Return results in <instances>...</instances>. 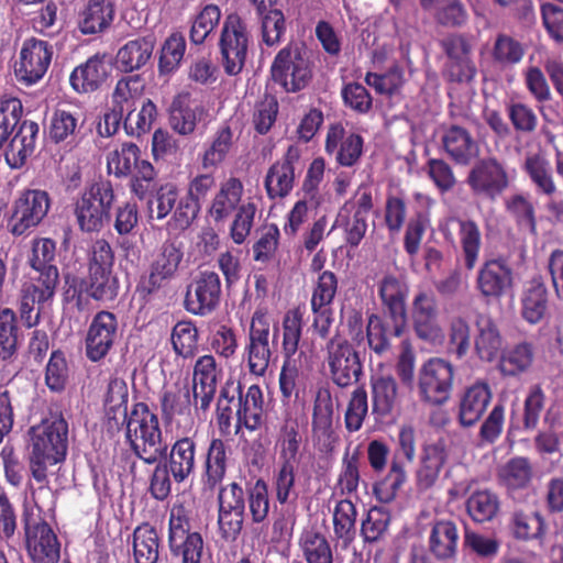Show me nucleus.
I'll return each mask as SVG.
<instances>
[{
	"label": "nucleus",
	"instance_id": "2eb2a0df",
	"mask_svg": "<svg viewBox=\"0 0 563 563\" xmlns=\"http://www.w3.org/2000/svg\"><path fill=\"white\" fill-rule=\"evenodd\" d=\"M221 280L214 272H201L188 286L185 308L196 316L211 313L220 303Z\"/></svg>",
	"mask_w": 563,
	"mask_h": 563
},
{
	"label": "nucleus",
	"instance_id": "20e7f679",
	"mask_svg": "<svg viewBox=\"0 0 563 563\" xmlns=\"http://www.w3.org/2000/svg\"><path fill=\"white\" fill-rule=\"evenodd\" d=\"M272 77L286 91L303 89L311 79L306 49L299 44H288L278 52L271 67Z\"/></svg>",
	"mask_w": 563,
	"mask_h": 563
},
{
	"label": "nucleus",
	"instance_id": "4468645a",
	"mask_svg": "<svg viewBox=\"0 0 563 563\" xmlns=\"http://www.w3.org/2000/svg\"><path fill=\"white\" fill-rule=\"evenodd\" d=\"M454 371L453 366L443 358H431L420 369L419 389L422 397L434 405H441L449 399Z\"/></svg>",
	"mask_w": 563,
	"mask_h": 563
},
{
	"label": "nucleus",
	"instance_id": "f257e3e1",
	"mask_svg": "<svg viewBox=\"0 0 563 563\" xmlns=\"http://www.w3.org/2000/svg\"><path fill=\"white\" fill-rule=\"evenodd\" d=\"M29 465L32 477L40 484L47 481V468L62 462L67 452L68 424L63 417H51L30 431Z\"/></svg>",
	"mask_w": 563,
	"mask_h": 563
},
{
	"label": "nucleus",
	"instance_id": "72a5a7b5",
	"mask_svg": "<svg viewBox=\"0 0 563 563\" xmlns=\"http://www.w3.org/2000/svg\"><path fill=\"white\" fill-rule=\"evenodd\" d=\"M373 410L379 416L390 415L399 407V394L395 378L389 374L375 373L371 377Z\"/></svg>",
	"mask_w": 563,
	"mask_h": 563
},
{
	"label": "nucleus",
	"instance_id": "cd10ccee",
	"mask_svg": "<svg viewBox=\"0 0 563 563\" xmlns=\"http://www.w3.org/2000/svg\"><path fill=\"white\" fill-rule=\"evenodd\" d=\"M474 347L477 356L485 362L494 361L503 349V336L495 321L486 314L475 320Z\"/></svg>",
	"mask_w": 563,
	"mask_h": 563
},
{
	"label": "nucleus",
	"instance_id": "e433bc0d",
	"mask_svg": "<svg viewBox=\"0 0 563 563\" xmlns=\"http://www.w3.org/2000/svg\"><path fill=\"white\" fill-rule=\"evenodd\" d=\"M155 46L153 36H144L125 43L117 54V64L125 73L142 68L150 60Z\"/></svg>",
	"mask_w": 563,
	"mask_h": 563
},
{
	"label": "nucleus",
	"instance_id": "f704fd0d",
	"mask_svg": "<svg viewBox=\"0 0 563 563\" xmlns=\"http://www.w3.org/2000/svg\"><path fill=\"white\" fill-rule=\"evenodd\" d=\"M522 169L539 195L552 197L559 191L550 162L544 156L538 153L527 155Z\"/></svg>",
	"mask_w": 563,
	"mask_h": 563
},
{
	"label": "nucleus",
	"instance_id": "a19ab883",
	"mask_svg": "<svg viewBox=\"0 0 563 563\" xmlns=\"http://www.w3.org/2000/svg\"><path fill=\"white\" fill-rule=\"evenodd\" d=\"M228 445L214 438L210 441L205 462L203 484L214 488L222 482L227 472Z\"/></svg>",
	"mask_w": 563,
	"mask_h": 563
},
{
	"label": "nucleus",
	"instance_id": "9b49d317",
	"mask_svg": "<svg viewBox=\"0 0 563 563\" xmlns=\"http://www.w3.org/2000/svg\"><path fill=\"white\" fill-rule=\"evenodd\" d=\"M271 322L264 309H257L251 320L249 342L245 346V355L249 371L252 375L262 377L266 374L272 351L269 347Z\"/></svg>",
	"mask_w": 563,
	"mask_h": 563
},
{
	"label": "nucleus",
	"instance_id": "f03ea898",
	"mask_svg": "<svg viewBox=\"0 0 563 563\" xmlns=\"http://www.w3.org/2000/svg\"><path fill=\"white\" fill-rule=\"evenodd\" d=\"M124 424L128 441L146 464L156 463L166 452V446L162 443L158 418L145 404H135Z\"/></svg>",
	"mask_w": 563,
	"mask_h": 563
},
{
	"label": "nucleus",
	"instance_id": "b1692460",
	"mask_svg": "<svg viewBox=\"0 0 563 563\" xmlns=\"http://www.w3.org/2000/svg\"><path fill=\"white\" fill-rule=\"evenodd\" d=\"M298 159V150L289 147L284 158L269 167L265 177V188L269 198H283L292 190L296 179L295 164Z\"/></svg>",
	"mask_w": 563,
	"mask_h": 563
},
{
	"label": "nucleus",
	"instance_id": "49530a36",
	"mask_svg": "<svg viewBox=\"0 0 563 563\" xmlns=\"http://www.w3.org/2000/svg\"><path fill=\"white\" fill-rule=\"evenodd\" d=\"M299 547L307 563H333L330 543L321 532L312 529L303 531Z\"/></svg>",
	"mask_w": 563,
	"mask_h": 563
},
{
	"label": "nucleus",
	"instance_id": "f8f14e48",
	"mask_svg": "<svg viewBox=\"0 0 563 563\" xmlns=\"http://www.w3.org/2000/svg\"><path fill=\"white\" fill-rule=\"evenodd\" d=\"M466 181L475 195L494 200L508 188L510 179L504 164L487 157L472 167Z\"/></svg>",
	"mask_w": 563,
	"mask_h": 563
},
{
	"label": "nucleus",
	"instance_id": "9d476101",
	"mask_svg": "<svg viewBox=\"0 0 563 563\" xmlns=\"http://www.w3.org/2000/svg\"><path fill=\"white\" fill-rule=\"evenodd\" d=\"M219 46L225 73L231 76L241 73L246 59L249 35L245 24L238 14L225 18Z\"/></svg>",
	"mask_w": 563,
	"mask_h": 563
},
{
	"label": "nucleus",
	"instance_id": "e2e57ef3",
	"mask_svg": "<svg viewBox=\"0 0 563 563\" xmlns=\"http://www.w3.org/2000/svg\"><path fill=\"white\" fill-rule=\"evenodd\" d=\"M356 508L350 499L340 500L334 507V533L339 539L352 541L355 533Z\"/></svg>",
	"mask_w": 563,
	"mask_h": 563
},
{
	"label": "nucleus",
	"instance_id": "dca6fc26",
	"mask_svg": "<svg viewBox=\"0 0 563 563\" xmlns=\"http://www.w3.org/2000/svg\"><path fill=\"white\" fill-rule=\"evenodd\" d=\"M222 377L223 369L212 354H205L196 360L191 386L196 407L202 411L209 409Z\"/></svg>",
	"mask_w": 563,
	"mask_h": 563
},
{
	"label": "nucleus",
	"instance_id": "423d86ee",
	"mask_svg": "<svg viewBox=\"0 0 563 563\" xmlns=\"http://www.w3.org/2000/svg\"><path fill=\"white\" fill-rule=\"evenodd\" d=\"M325 362L332 382L339 387H347L358 380L362 364L357 352L347 339L333 335L325 344Z\"/></svg>",
	"mask_w": 563,
	"mask_h": 563
},
{
	"label": "nucleus",
	"instance_id": "39448f33",
	"mask_svg": "<svg viewBox=\"0 0 563 563\" xmlns=\"http://www.w3.org/2000/svg\"><path fill=\"white\" fill-rule=\"evenodd\" d=\"M114 201L110 183L99 181L89 186L75 203V216L82 231H99L109 218Z\"/></svg>",
	"mask_w": 563,
	"mask_h": 563
},
{
	"label": "nucleus",
	"instance_id": "a878e982",
	"mask_svg": "<svg viewBox=\"0 0 563 563\" xmlns=\"http://www.w3.org/2000/svg\"><path fill=\"white\" fill-rule=\"evenodd\" d=\"M441 141L445 153L460 165H468L479 153V146L471 133L459 125L445 129Z\"/></svg>",
	"mask_w": 563,
	"mask_h": 563
},
{
	"label": "nucleus",
	"instance_id": "bb28decb",
	"mask_svg": "<svg viewBox=\"0 0 563 563\" xmlns=\"http://www.w3.org/2000/svg\"><path fill=\"white\" fill-rule=\"evenodd\" d=\"M325 151L336 152V161L340 165L352 166L362 155L363 139L355 133L345 134L341 125H333L327 135Z\"/></svg>",
	"mask_w": 563,
	"mask_h": 563
},
{
	"label": "nucleus",
	"instance_id": "c9c22d12",
	"mask_svg": "<svg viewBox=\"0 0 563 563\" xmlns=\"http://www.w3.org/2000/svg\"><path fill=\"white\" fill-rule=\"evenodd\" d=\"M114 8L110 0H91L79 13L78 29L82 34H96L110 26Z\"/></svg>",
	"mask_w": 563,
	"mask_h": 563
},
{
	"label": "nucleus",
	"instance_id": "774afa93",
	"mask_svg": "<svg viewBox=\"0 0 563 563\" xmlns=\"http://www.w3.org/2000/svg\"><path fill=\"white\" fill-rule=\"evenodd\" d=\"M168 545L173 555L181 558V563H201L205 542L199 532H192Z\"/></svg>",
	"mask_w": 563,
	"mask_h": 563
},
{
	"label": "nucleus",
	"instance_id": "4d7b16f0",
	"mask_svg": "<svg viewBox=\"0 0 563 563\" xmlns=\"http://www.w3.org/2000/svg\"><path fill=\"white\" fill-rule=\"evenodd\" d=\"M119 290V280L112 271L89 272L87 291L89 296L100 301L113 300Z\"/></svg>",
	"mask_w": 563,
	"mask_h": 563
},
{
	"label": "nucleus",
	"instance_id": "864d4df0",
	"mask_svg": "<svg viewBox=\"0 0 563 563\" xmlns=\"http://www.w3.org/2000/svg\"><path fill=\"white\" fill-rule=\"evenodd\" d=\"M445 462L444 450L439 444L428 445L424 449L422 464L417 473L418 485L421 488L432 486Z\"/></svg>",
	"mask_w": 563,
	"mask_h": 563
},
{
	"label": "nucleus",
	"instance_id": "a18cd8bd",
	"mask_svg": "<svg viewBox=\"0 0 563 563\" xmlns=\"http://www.w3.org/2000/svg\"><path fill=\"white\" fill-rule=\"evenodd\" d=\"M133 554L135 563H156L159 554V540L156 530L143 525L133 533Z\"/></svg>",
	"mask_w": 563,
	"mask_h": 563
},
{
	"label": "nucleus",
	"instance_id": "1a4fd4ad",
	"mask_svg": "<svg viewBox=\"0 0 563 563\" xmlns=\"http://www.w3.org/2000/svg\"><path fill=\"white\" fill-rule=\"evenodd\" d=\"M51 198L45 190L26 189L14 200L10 230L13 235H23L37 227L47 216Z\"/></svg>",
	"mask_w": 563,
	"mask_h": 563
},
{
	"label": "nucleus",
	"instance_id": "052dcab7",
	"mask_svg": "<svg viewBox=\"0 0 563 563\" xmlns=\"http://www.w3.org/2000/svg\"><path fill=\"white\" fill-rule=\"evenodd\" d=\"M175 353L184 358L192 357L198 346V330L191 321H179L172 331Z\"/></svg>",
	"mask_w": 563,
	"mask_h": 563
},
{
	"label": "nucleus",
	"instance_id": "58836bf2",
	"mask_svg": "<svg viewBox=\"0 0 563 563\" xmlns=\"http://www.w3.org/2000/svg\"><path fill=\"white\" fill-rule=\"evenodd\" d=\"M196 443L189 437L177 440L169 453V470L177 483H183L195 470Z\"/></svg>",
	"mask_w": 563,
	"mask_h": 563
},
{
	"label": "nucleus",
	"instance_id": "4be33fe9",
	"mask_svg": "<svg viewBox=\"0 0 563 563\" xmlns=\"http://www.w3.org/2000/svg\"><path fill=\"white\" fill-rule=\"evenodd\" d=\"M26 550L33 563H57L60 544L45 521L26 527Z\"/></svg>",
	"mask_w": 563,
	"mask_h": 563
},
{
	"label": "nucleus",
	"instance_id": "4c0bfd02",
	"mask_svg": "<svg viewBox=\"0 0 563 563\" xmlns=\"http://www.w3.org/2000/svg\"><path fill=\"white\" fill-rule=\"evenodd\" d=\"M129 390L126 384L121 379H112L108 385L104 396V410L111 429L124 426L128 413Z\"/></svg>",
	"mask_w": 563,
	"mask_h": 563
},
{
	"label": "nucleus",
	"instance_id": "6ab92c4d",
	"mask_svg": "<svg viewBox=\"0 0 563 563\" xmlns=\"http://www.w3.org/2000/svg\"><path fill=\"white\" fill-rule=\"evenodd\" d=\"M453 225L457 227V238L464 266L467 271H472L479 260L482 249L481 229L474 220L450 217L440 225V231L446 240H453V234L450 231Z\"/></svg>",
	"mask_w": 563,
	"mask_h": 563
},
{
	"label": "nucleus",
	"instance_id": "69168bd1",
	"mask_svg": "<svg viewBox=\"0 0 563 563\" xmlns=\"http://www.w3.org/2000/svg\"><path fill=\"white\" fill-rule=\"evenodd\" d=\"M332 416L333 406L330 394L325 390L318 391L312 413L313 432L330 439L332 434Z\"/></svg>",
	"mask_w": 563,
	"mask_h": 563
},
{
	"label": "nucleus",
	"instance_id": "338daca9",
	"mask_svg": "<svg viewBox=\"0 0 563 563\" xmlns=\"http://www.w3.org/2000/svg\"><path fill=\"white\" fill-rule=\"evenodd\" d=\"M186 41L181 33H172L164 42L159 56V70L170 73L175 70L185 54Z\"/></svg>",
	"mask_w": 563,
	"mask_h": 563
},
{
	"label": "nucleus",
	"instance_id": "412c9836",
	"mask_svg": "<svg viewBox=\"0 0 563 563\" xmlns=\"http://www.w3.org/2000/svg\"><path fill=\"white\" fill-rule=\"evenodd\" d=\"M512 269L503 260L485 262L477 272L476 289L486 299H499L512 287Z\"/></svg>",
	"mask_w": 563,
	"mask_h": 563
},
{
	"label": "nucleus",
	"instance_id": "c85d7f7f",
	"mask_svg": "<svg viewBox=\"0 0 563 563\" xmlns=\"http://www.w3.org/2000/svg\"><path fill=\"white\" fill-rule=\"evenodd\" d=\"M240 393L239 408L236 410L235 434L242 427L250 431L261 428L264 421V398L262 389L258 385H251L245 395H241L240 385L236 387Z\"/></svg>",
	"mask_w": 563,
	"mask_h": 563
},
{
	"label": "nucleus",
	"instance_id": "a211bd4d",
	"mask_svg": "<svg viewBox=\"0 0 563 563\" xmlns=\"http://www.w3.org/2000/svg\"><path fill=\"white\" fill-rule=\"evenodd\" d=\"M118 336V319L110 311H99L91 320L86 339V356L91 362L102 360L113 346Z\"/></svg>",
	"mask_w": 563,
	"mask_h": 563
},
{
	"label": "nucleus",
	"instance_id": "13d9d810",
	"mask_svg": "<svg viewBox=\"0 0 563 563\" xmlns=\"http://www.w3.org/2000/svg\"><path fill=\"white\" fill-rule=\"evenodd\" d=\"M220 20L221 11L218 5H205L192 20L190 41L196 45L202 44L217 27Z\"/></svg>",
	"mask_w": 563,
	"mask_h": 563
},
{
	"label": "nucleus",
	"instance_id": "393cba45",
	"mask_svg": "<svg viewBox=\"0 0 563 563\" xmlns=\"http://www.w3.org/2000/svg\"><path fill=\"white\" fill-rule=\"evenodd\" d=\"M492 400L488 384L476 382L467 386L460 396L459 421L464 427L475 424L484 415Z\"/></svg>",
	"mask_w": 563,
	"mask_h": 563
},
{
	"label": "nucleus",
	"instance_id": "de8ad7c7",
	"mask_svg": "<svg viewBox=\"0 0 563 563\" xmlns=\"http://www.w3.org/2000/svg\"><path fill=\"white\" fill-rule=\"evenodd\" d=\"M233 145V132L229 125L221 126L201 155L205 169L216 168L224 162Z\"/></svg>",
	"mask_w": 563,
	"mask_h": 563
},
{
	"label": "nucleus",
	"instance_id": "0eeeda50",
	"mask_svg": "<svg viewBox=\"0 0 563 563\" xmlns=\"http://www.w3.org/2000/svg\"><path fill=\"white\" fill-rule=\"evenodd\" d=\"M399 449L396 452L387 475L374 485V494L376 498L385 504L393 501L404 483L406 482V472L398 455L412 462L416 454L415 430L410 426H402L398 434Z\"/></svg>",
	"mask_w": 563,
	"mask_h": 563
},
{
	"label": "nucleus",
	"instance_id": "0e129e2a",
	"mask_svg": "<svg viewBox=\"0 0 563 563\" xmlns=\"http://www.w3.org/2000/svg\"><path fill=\"white\" fill-rule=\"evenodd\" d=\"M430 224L429 212L421 210L409 220L404 235V249L410 257L418 255L423 235Z\"/></svg>",
	"mask_w": 563,
	"mask_h": 563
},
{
	"label": "nucleus",
	"instance_id": "aec40b11",
	"mask_svg": "<svg viewBox=\"0 0 563 563\" xmlns=\"http://www.w3.org/2000/svg\"><path fill=\"white\" fill-rule=\"evenodd\" d=\"M378 295L394 321L396 334H402L406 329V299L408 286L404 279L394 275H385L378 284Z\"/></svg>",
	"mask_w": 563,
	"mask_h": 563
},
{
	"label": "nucleus",
	"instance_id": "09e8293b",
	"mask_svg": "<svg viewBox=\"0 0 563 563\" xmlns=\"http://www.w3.org/2000/svg\"><path fill=\"white\" fill-rule=\"evenodd\" d=\"M144 90V84L139 76H128L120 79L112 93L113 107L122 112L135 109L137 101L141 100Z\"/></svg>",
	"mask_w": 563,
	"mask_h": 563
},
{
	"label": "nucleus",
	"instance_id": "6e6552de",
	"mask_svg": "<svg viewBox=\"0 0 563 563\" xmlns=\"http://www.w3.org/2000/svg\"><path fill=\"white\" fill-rule=\"evenodd\" d=\"M439 306L431 290H418L411 301L410 320L416 335L428 343L440 344L444 332L439 321Z\"/></svg>",
	"mask_w": 563,
	"mask_h": 563
},
{
	"label": "nucleus",
	"instance_id": "680f3d73",
	"mask_svg": "<svg viewBox=\"0 0 563 563\" xmlns=\"http://www.w3.org/2000/svg\"><path fill=\"white\" fill-rule=\"evenodd\" d=\"M156 118V106L148 99L143 101L141 109L124 113V129L131 136H141L148 132Z\"/></svg>",
	"mask_w": 563,
	"mask_h": 563
},
{
	"label": "nucleus",
	"instance_id": "5fc2aeb1",
	"mask_svg": "<svg viewBox=\"0 0 563 563\" xmlns=\"http://www.w3.org/2000/svg\"><path fill=\"white\" fill-rule=\"evenodd\" d=\"M140 148L133 143H123L109 152L107 167L117 177L128 176L137 164Z\"/></svg>",
	"mask_w": 563,
	"mask_h": 563
},
{
	"label": "nucleus",
	"instance_id": "7c9ffc66",
	"mask_svg": "<svg viewBox=\"0 0 563 563\" xmlns=\"http://www.w3.org/2000/svg\"><path fill=\"white\" fill-rule=\"evenodd\" d=\"M243 194L244 186L239 178L229 177L222 181L212 199L209 209L210 217L217 222L228 219L240 208Z\"/></svg>",
	"mask_w": 563,
	"mask_h": 563
},
{
	"label": "nucleus",
	"instance_id": "f3484780",
	"mask_svg": "<svg viewBox=\"0 0 563 563\" xmlns=\"http://www.w3.org/2000/svg\"><path fill=\"white\" fill-rule=\"evenodd\" d=\"M191 394L192 389L186 378L166 386L161 398L162 415L166 423L191 430Z\"/></svg>",
	"mask_w": 563,
	"mask_h": 563
},
{
	"label": "nucleus",
	"instance_id": "c03bdc74",
	"mask_svg": "<svg viewBox=\"0 0 563 563\" xmlns=\"http://www.w3.org/2000/svg\"><path fill=\"white\" fill-rule=\"evenodd\" d=\"M533 476L527 457L517 456L506 462L498 472L500 483L509 490L526 488Z\"/></svg>",
	"mask_w": 563,
	"mask_h": 563
},
{
	"label": "nucleus",
	"instance_id": "2f4dec72",
	"mask_svg": "<svg viewBox=\"0 0 563 563\" xmlns=\"http://www.w3.org/2000/svg\"><path fill=\"white\" fill-rule=\"evenodd\" d=\"M459 544V530L450 520L433 522L429 536V550L440 561H449L455 558Z\"/></svg>",
	"mask_w": 563,
	"mask_h": 563
},
{
	"label": "nucleus",
	"instance_id": "603ef678",
	"mask_svg": "<svg viewBox=\"0 0 563 563\" xmlns=\"http://www.w3.org/2000/svg\"><path fill=\"white\" fill-rule=\"evenodd\" d=\"M277 444L279 446V464L295 465L298 462L301 444V435L296 420H285Z\"/></svg>",
	"mask_w": 563,
	"mask_h": 563
},
{
	"label": "nucleus",
	"instance_id": "473e14b6",
	"mask_svg": "<svg viewBox=\"0 0 563 563\" xmlns=\"http://www.w3.org/2000/svg\"><path fill=\"white\" fill-rule=\"evenodd\" d=\"M107 76L108 66L103 58L92 56L71 71L69 81L75 91L91 92L102 85Z\"/></svg>",
	"mask_w": 563,
	"mask_h": 563
},
{
	"label": "nucleus",
	"instance_id": "8fccbe9b",
	"mask_svg": "<svg viewBox=\"0 0 563 563\" xmlns=\"http://www.w3.org/2000/svg\"><path fill=\"white\" fill-rule=\"evenodd\" d=\"M533 362V349L522 342L501 354L499 369L506 376H516L529 369Z\"/></svg>",
	"mask_w": 563,
	"mask_h": 563
},
{
	"label": "nucleus",
	"instance_id": "ea45409f",
	"mask_svg": "<svg viewBox=\"0 0 563 563\" xmlns=\"http://www.w3.org/2000/svg\"><path fill=\"white\" fill-rule=\"evenodd\" d=\"M465 506L467 515L474 522L484 523L492 521L498 515L500 500L490 489H477L467 497Z\"/></svg>",
	"mask_w": 563,
	"mask_h": 563
},
{
	"label": "nucleus",
	"instance_id": "7ed1b4c3",
	"mask_svg": "<svg viewBox=\"0 0 563 563\" xmlns=\"http://www.w3.org/2000/svg\"><path fill=\"white\" fill-rule=\"evenodd\" d=\"M58 283L57 268L32 271L29 280L22 286L20 298V316L27 328L37 324L41 307L54 298Z\"/></svg>",
	"mask_w": 563,
	"mask_h": 563
},
{
	"label": "nucleus",
	"instance_id": "3c124183",
	"mask_svg": "<svg viewBox=\"0 0 563 563\" xmlns=\"http://www.w3.org/2000/svg\"><path fill=\"white\" fill-rule=\"evenodd\" d=\"M366 334L368 346L379 355L390 349L391 336L398 338L402 335L395 333L394 321L390 317L388 319H383L376 314H372L368 318Z\"/></svg>",
	"mask_w": 563,
	"mask_h": 563
},
{
	"label": "nucleus",
	"instance_id": "37998d69",
	"mask_svg": "<svg viewBox=\"0 0 563 563\" xmlns=\"http://www.w3.org/2000/svg\"><path fill=\"white\" fill-rule=\"evenodd\" d=\"M548 310V290L543 283L532 282L521 297V316L531 323L540 322Z\"/></svg>",
	"mask_w": 563,
	"mask_h": 563
},
{
	"label": "nucleus",
	"instance_id": "c756f323",
	"mask_svg": "<svg viewBox=\"0 0 563 563\" xmlns=\"http://www.w3.org/2000/svg\"><path fill=\"white\" fill-rule=\"evenodd\" d=\"M309 369V356L303 351L297 357H285L279 374V389L284 398L298 397L299 391L305 388Z\"/></svg>",
	"mask_w": 563,
	"mask_h": 563
},
{
	"label": "nucleus",
	"instance_id": "bf43d9fd",
	"mask_svg": "<svg viewBox=\"0 0 563 563\" xmlns=\"http://www.w3.org/2000/svg\"><path fill=\"white\" fill-rule=\"evenodd\" d=\"M18 351L15 313L10 308L0 309V360H11Z\"/></svg>",
	"mask_w": 563,
	"mask_h": 563
},
{
	"label": "nucleus",
	"instance_id": "6e6d98bb",
	"mask_svg": "<svg viewBox=\"0 0 563 563\" xmlns=\"http://www.w3.org/2000/svg\"><path fill=\"white\" fill-rule=\"evenodd\" d=\"M303 320L299 309L289 310L283 319V353L285 357H297L302 334Z\"/></svg>",
	"mask_w": 563,
	"mask_h": 563
},
{
	"label": "nucleus",
	"instance_id": "5701e85b",
	"mask_svg": "<svg viewBox=\"0 0 563 563\" xmlns=\"http://www.w3.org/2000/svg\"><path fill=\"white\" fill-rule=\"evenodd\" d=\"M181 260L183 252L178 246L172 242L164 243L152 263L148 277L141 283L142 291L150 295L163 287L175 276Z\"/></svg>",
	"mask_w": 563,
	"mask_h": 563
},
{
	"label": "nucleus",
	"instance_id": "ddd939ff",
	"mask_svg": "<svg viewBox=\"0 0 563 563\" xmlns=\"http://www.w3.org/2000/svg\"><path fill=\"white\" fill-rule=\"evenodd\" d=\"M53 57L52 46L42 40L29 38L23 42L15 76L20 82L31 86L46 74Z\"/></svg>",
	"mask_w": 563,
	"mask_h": 563
},
{
	"label": "nucleus",
	"instance_id": "79ce46f5",
	"mask_svg": "<svg viewBox=\"0 0 563 563\" xmlns=\"http://www.w3.org/2000/svg\"><path fill=\"white\" fill-rule=\"evenodd\" d=\"M206 109L201 103L174 101L170 108L169 124L180 135L191 134L202 119Z\"/></svg>",
	"mask_w": 563,
	"mask_h": 563
}]
</instances>
